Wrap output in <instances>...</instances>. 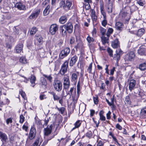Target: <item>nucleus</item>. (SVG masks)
Instances as JSON below:
<instances>
[{
  "instance_id": "nucleus-16",
  "label": "nucleus",
  "mask_w": 146,
  "mask_h": 146,
  "mask_svg": "<svg viewBox=\"0 0 146 146\" xmlns=\"http://www.w3.org/2000/svg\"><path fill=\"white\" fill-rule=\"evenodd\" d=\"M1 139L3 144H5L6 143L8 140L7 135L5 133L0 131V139Z\"/></svg>"
},
{
  "instance_id": "nucleus-7",
  "label": "nucleus",
  "mask_w": 146,
  "mask_h": 146,
  "mask_svg": "<svg viewBox=\"0 0 146 146\" xmlns=\"http://www.w3.org/2000/svg\"><path fill=\"white\" fill-rule=\"evenodd\" d=\"M58 25L56 24H52L51 25L49 29V32L52 35L55 34L58 30Z\"/></svg>"
},
{
  "instance_id": "nucleus-52",
  "label": "nucleus",
  "mask_w": 146,
  "mask_h": 146,
  "mask_svg": "<svg viewBox=\"0 0 146 146\" xmlns=\"http://www.w3.org/2000/svg\"><path fill=\"white\" fill-rule=\"evenodd\" d=\"M43 76H44L45 78H46L50 82L51 81V80L52 79V78L50 76V75L48 76L47 75H45L44 74H43Z\"/></svg>"
},
{
  "instance_id": "nucleus-1",
  "label": "nucleus",
  "mask_w": 146,
  "mask_h": 146,
  "mask_svg": "<svg viewBox=\"0 0 146 146\" xmlns=\"http://www.w3.org/2000/svg\"><path fill=\"white\" fill-rule=\"evenodd\" d=\"M100 8L101 13L103 17V19L102 21V24L103 26L105 27L107 24V20L106 13L104 11L103 4L102 3L100 4Z\"/></svg>"
},
{
  "instance_id": "nucleus-62",
  "label": "nucleus",
  "mask_w": 146,
  "mask_h": 146,
  "mask_svg": "<svg viewBox=\"0 0 146 146\" xmlns=\"http://www.w3.org/2000/svg\"><path fill=\"white\" fill-rule=\"evenodd\" d=\"M138 4L141 6H143L144 5V3H143L141 0H139L137 1V2Z\"/></svg>"
},
{
  "instance_id": "nucleus-55",
  "label": "nucleus",
  "mask_w": 146,
  "mask_h": 146,
  "mask_svg": "<svg viewBox=\"0 0 146 146\" xmlns=\"http://www.w3.org/2000/svg\"><path fill=\"white\" fill-rule=\"evenodd\" d=\"M92 64L90 63L89 66L88 68L87 69L88 72L89 73H91L92 70Z\"/></svg>"
},
{
  "instance_id": "nucleus-37",
  "label": "nucleus",
  "mask_w": 146,
  "mask_h": 146,
  "mask_svg": "<svg viewBox=\"0 0 146 146\" xmlns=\"http://www.w3.org/2000/svg\"><path fill=\"white\" fill-rule=\"evenodd\" d=\"M107 51L110 57H113V51L110 48H108L107 50Z\"/></svg>"
},
{
  "instance_id": "nucleus-33",
  "label": "nucleus",
  "mask_w": 146,
  "mask_h": 146,
  "mask_svg": "<svg viewBox=\"0 0 146 146\" xmlns=\"http://www.w3.org/2000/svg\"><path fill=\"white\" fill-rule=\"evenodd\" d=\"M20 94L21 96L24 99L25 101L24 102L25 106L26 105V103L27 102V100H25V98H26V95L25 93L23 92L22 91H20Z\"/></svg>"
},
{
  "instance_id": "nucleus-26",
  "label": "nucleus",
  "mask_w": 146,
  "mask_h": 146,
  "mask_svg": "<svg viewBox=\"0 0 146 146\" xmlns=\"http://www.w3.org/2000/svg\"><path fill=\"white\" fill-rule=\"evenodd\" d=\"M50 6L48 5L44 10L43 12V14L44 16H46L49 13L50 11Z\"/></svg>"
},
{
  "instance_id": "nucleus-58",
  "label": "nucleus",
  "mask_w": 146,
  "mask_h": 146,
  "mask_svg": "<svg viewBox=\"0 0 146 146\" xmlns=\"http://www.w3.org/2000/svg\"><path fill=\"white\" fill-rule=\"evenodd\" d=\"M47 98L45 95L44 94H41L40 95V98L41 100H43L44 99H46Z\"/></svg>"
},
{
  "instance_id": "nucleus-43",
  "label": "nucleus",
  "mask_w": 146,
  "mask_h": 146,
  "mask_svg": "<svg viewBox=\"0 0 146 146\" xmlns=\"http://www.w3.org/2000/svg\"><path fill=\"white\" fill-rule=\"evenodd\" d=\"M125 101L128 104H131V102L129 96H127L125 97Z\"/></svg>"
},
{
  "instance_id": "nucleus-57",
  "label": "nucleus",
  "mask_w": 146,
  "mask_h": 146,
  "mask_svg": "<svg viewBox=\"0 0 146 146\" xmlns=\"http://www.w3.org/2000/svg\"><path fill=\"white\" fill-rule=\"evenodd\" d=\"M50 0H45L42 3V6H44L47 5L50 2Z\"/></svg>"
},
{
  "instance_id": "nucleus-5",
  "label": "nucleus",
  "mask_w": 146,
  "mask_h": 146,
  "mask_svg": "<svg viewBox=\"0 0 146 146\" xmlns=\"http://www.w3.org/2000/svg\"><path fill=\"white\" fill-rule=\"evenodd\" d=\"M68 61H65L61 66L59 73L61 75H63L67 71L68 67Z\"/></svg>"
},
{
  "instance_id": "nucleus-22",
  "label": "nucleus",
  "mask_w": 146,
  "mask_h": 146,
  "mask_svg": "<svg viewBox=\"0 0 146 146\" xmlns=\"http://www.w3.org/2000/svg\"><path fill=\"white\" fill-rule=\"evenodd\" d=\"M111 46L114 48H117L119 46V43L118 39H116L112 42Z\"/></svg>"
},
{
  "instance_id": "nucleus-4",
  "label": "nucleus",
  "mask_w": 146,
  "mask_h": 146,
  "mask_svg": "<svg viewBox=\"0 0 146 146\" xmlns=\"http://www.w3.org/2000/svg\"><path fill=\"white\" fill-rule=\"evenodd\" d=\"M60 7L66 11H68L70 9V7L72 5V2L68 0H66L65 3L64 1H61L60 2Z\"/></svg>"
},
{
  "instance_id": "nucleus-28",
  "label": "nucleus",
  "mask_w": 146,
  "mask_h": 146,
  "mask_svg": "<svg viewBox=\"0 0 146 146\" xmlns=\"http://www.w3.org/2000/svg\"><path fill=\"white\" fill-rule=\"evenodd\" d=\"M138 68L141 71H144L146 70V61L140 64Z\"/></svg>"
},
{
  "instance_id": "nucleus-53",
  "label": "nucleus",
  "mask_w": 146,
  "mask_h": 146,
  "mask_svg": "<svg viewBox=\"0 0 146 146\" xmlns=\"http://www.w3.org/2000/svg\"><path fill=\"white\" fill-rule=\"evenodd\" d=\"M42 84L46 86V80L44 78H42L41 80Z\"/></svg>"
},
{
  "instance_id": "nucleus-30",
  "label": "nucleus",
  "mask_w": 146,
  "mask_h": 146,
  "mask_svg": "<svg viewBox=\"0 0 146 146\" xmlns=\"http://www.w3.org/2000/svg\"><path fill=\"white\" fill-rule=\"evenodd\" d=\"M67 19L66 16H62L59 19V22L61 24H64L66 23L67 21Z\"/></svg>"
},
{
  "instance_id": "nucleus-14",
  "label": "nucleus",
  "mask_w": 146,
  "mask_h": 146,
  "mask_svg": "<svg viewBox=\"0 0 146 146\" xmlns=\"http://www.w3.org/2000/svg\"><path fill=\"white\" fill-rule=\"evenodd\" d=\"M36 130L35 128L31 127L30 129L28 138L30 140L33 139L36 135Z\"/></svg>"
},
{
  "instance_id": "nucleus-25",
  "label": "nucleus",
  "mask_w": 146,
  "mask_h": 146,
  "mask_svg": "<svg viewBox=\"0 0 146 146\" xmlns=\"http://www.w3.org/2000/svg\"><path fill=\"white\" fill-rule=\"evenodd\" d=\"M78 75L75 73H72L71 77V80L72 82H76L78 79Z\"/></svg>"
},
{
  "instance_id": "nucleus-60",
  "label": "nucleus",
  "mask_w": 146,
  "mask_h": 146,
  "mask_svg": "<svg viewBox=\"0 0 146 146\" xmlns=\"http://www.w3.org/2000/svg\"><path fill=\"white\" fill-rule=\"evenodd\" d=\"M104 144L102 141L101 140L98 141L97 146H103Z\"/></svg>"
},
{
  "instance_id": "nucleus-29",
  "label": "nucleus",
  "mask_w": 146,
  "mask_h": 146,
  "mask_svg": "<svg viewBox=\"0 0 146 146\" xmlns=\"http://www.w3.org/2000/svg\"><path fill=\"white\" fill-rule=\"evenodd\" d=\"M145 30L143 28H141L137 31V35L140 37H141L145 33Z\"/></svg>"
},
{
  "instance_id": "nucleus-63",
  "label": "nucleus",
  "mask_w": 146,
  "mask_h": 146,
  "mask_svg": "<svg viewBox=\"0 0 146 146\" xmlns=\"http://www.w3.org/2000/svg\"><path fill=\"white\" fill-rule=\"evenodd\" d=\"M75 41V38L74 37H72L70 39V43L71 44H73Z\"/></svg>"
},
{
  "instance_id": "nucleus-3",
  "label": "nucleus",
  "mask_w": 146,
  "mask_h": 146,
  "mask_svg": "<svg viewBox=\"0 0 146 146\" xmlns=\"http://www.w3.org/2000/svg\"><path fill=\"white\" fill-rule=\"evenodd\" d=\"M53 85L55 90L58 92L61 91L62 89V82L59 80H56L54 81Z\"/></svg>"
},
{
  "instance_id": "nucleus-6",
  "label": "nucleus",
  "mask_w": 146,
  "mask_h": 146,
  "mask_svg": "<svg viewBox=\"0 0 146 146\" xmlns=\"http://www.w3.org/2000/svg\"><path fill=\"white\" fill-rule=\"evenodd\" d=\"M70 52V49L69 48L67 47L62 50L60 54L59 57L60 59H62L66 57Z\"/></svg>"
},
{
  "instance_id": "nucleus-13",
  "label": "nucleus",
  "mask_w": 146,
  "mask_h": 146,
  "mask_svg": "<svg viewBox=\"0 0 146 146\" xmlns=\"http://www.w3.org/2000/svg\"><path fill=\"white\" fill-rule=\"evenodd\" d=\"M15 7L20 10L25 11L28 8V7H26L21 2L16 3Z\"/></svg>"
},
{
  "instance_id": "nucleus-31",
  "label": "nucleus",
  "mask_w": 146,
  "mask_h": 146,
  "mask_svg": "<svg viewBox=\"0 0 146 146\" xmlns=\"http://www.w3.org/2000/svg\"><path fill=\"white\" fill-rule=\"evenodd\" d=\"M49 93L53 96V99L54 101L58 100L60 99V97L54 92H50Z\"/></svg>"
},
{
  "instance_id": "nucleus-12",
  "label": "nucleus",
  "mask_w": 146,
  "mask_h": 146,
  "mask_svg": "<svg viewBox=\"0 0 146 146\" xmlns=\"http://www.w3.org/2000/svg\"><path fill=\"white\" fill-rule=\"evenodd\" d=\"M23 42H21L19 43L16 46L15 50L16 53H19L23 52Z\"/></svg>"
},
{
  "instance_id": "nucleus-35",
  "label": "nucleus",
  "mask_w": 146,
  "mask_h": 146,
  "mask_svg": "<svg viewBox=\"0 0 146 146\" xmlns=\"http://www.w3.org/2000/svg\"><path fill=\"white\" fill-rule=\"evenodd\" d=\"M106 30L104 28L101 27L100 28V31L102 36H104L106 33Z\"/></svg>"
},
{
  "instance_id": "nucleus-49",
  "label": "nucleus",
  "mask_w": 146,
  "mask_h": 146,
  "mask_svg": "<svg viewBox=\"0 0 146 146\" xmlns=\"http://www.w3.org/2000/svg\"><path fill=\"white\" fill-rule=\"evenodd\" d=\"M19 61L23 64H25L27 63V61L25 58L23 57H21L19 59Z\"/></svg>"
},
{
  "instance_id": "nucleus-46",
  "label": "nucleus",
  "mask_w": 146,
  "mask_h": 146,
  "mask_svg": "<svg viewBox=\"0 0 146 146\" xmlns=\"http://www.w3.org/2000/svg\"><path fill=\"white\" fill-rule=\"evenodd\" d=\"M22 129L23 130H25L26 131H27L28 129V127L27 126V123L25 122V124L22 127Z\"/></svg>"
},
{
  "instance_id": "nucleus-45",
  "label": "nucleus",
  "mask_w": 146,
  "mask_h": 146,
  "mask_svg": "<svg viewBox=\"0 0 146 146\" xmlns=\"http://www.w3.org/2000/svg\"><path fill=\"white\" fill-rule=\"evenodd\" d=\"M40 138L39 137H37L36 139L33 144V146H37L39 143Z\"/></svg>"
},
{
  "instance_id": "nucleus-19",
  "label": "nucleus",
  "mask_w": 146,
  "mask_h": 146,
  "mask_svg": "<svg viewBox=\"0 0 146 146\" xmlns=\"http://www.w3.org/2000/svg\"><path fill=\"white\" fill-rule=\"evenodd\" d=\"M124 25L123 24L120 22H117L115 24V28L118 30L121 31L123 29Z\"/></svg>"
},
{
  "instance_id": "nucleus-51",
  "label": "nucleus",
  "mask_w": 146,
  "mask_h": 146,
  "mask_svg": "<svg viewBox=\"0 0 146 146\" xmlns=\"http://www.w3.org/2000/svg\"><path fill=\"white\" fill-rule=\"evenodd\" d=\"M75 94H74V95H73V97H72V100L73 102L74 103H76L77 102L78 96H75Z\"/></svg>"
},
{
  "instance_id": "nucleus-44",
  "label": "nucleus",
  "mask_w": 146,
  "mask_h": 146,
  "mask_svg": "<svg viewBox=\"0 0 146 146\" xmlns=\"http://www.w3.org/2000/svg\"><path fill=\"white\" fill-rule=\"evenodd\" d=\"M87 40L88 42L89 43L93 42L94 41V38H93L90 37L89 35L87 37Z\"/></svg>"
},
{
  "instance_id": "nucleus-17",
  "label": "nucleus",
  "mask_w": 146,
  "mask_h": 146,
  "mask_svg": "<svg viewBox=\"0 0 146 146\" xmlns=\"http://www.w3.org/2000/svg\"><path fill=\"white\" fill-rule=\"evenodd\" d=\"M52 128V125L51 124L49 126L44 129V135L45 136H48L51 133Z\"/></svg>"
},
{
  "instance_id": "nucleus-50",
  "label": "nucleus",
  "mask_w": 146,
  "mask_h": 146,
  "mask_svg": "<svg viewBox=\"0 0 146 146\" xmlns=\"http://www.w3.org/2000/svg\"><path fill=\"white\" fill-rule=\"evenodd\" d=\"M86 135L87 137L89 138H91L92 136V131H89L86 133Z\"/></svg>"
},
{
  "instance_id": "nucleus-8",
  "label": "nucleus",
  "mask_w": 146,
  "mask_h": 146,
  "mask_svg": "<svg viewBox=\"0 0 146 146\" xmlns=\"http://www.w3.org/2000/svg\"><path fill=\"white\" fill-rule=\"evenodd\" d=\"M40 12V9H35L30 15L29 19H36L38 16Z\"/></svg>"
},
{
  "instance_id": "nucleus-27",
  "label": "nucleus",
  "mask_w": 146,
  "mask_h": 146,
  "mask_svg": "<svg viewBox=\"0 0 146 146\" xmlns=\"http://www.w3.org/2000/svg\"><path fill=\"white\" fill-rule=\"evenodd\" d=\"M82 123V121L80 120H77L74 124V127L72 129V131L76 128H78L80 126Z\"/></svg>"
},
{
  "instance_id": "nucleus-18",
  "label": "nucleus",
  "mask_w": 146,
  "mask_h": 146,
  "mask_svg": "<svg viewBox=\"0 0 146 146\" xmlns=\"http://www.w3.org/2000/svg\"><path fill=\"white\" fill-rule=\"evenodd\" d=\"M135 80L132 79L130 80L129 84V90L131 91L134 88L135 85Z\"/></svg>"
},
{
  "instance_id": "nucleus-40",
  "label": "nucleus",
  "mask_w": 146,
  "mask_h": 146,
  "mask_svg": "<svg viewBox=\"0 0 146 146\" xmlns=\"http://www.w3.org/2000/svg\"><path fill=\"white\" fill-rule=\"evenodd\" d=\"M37 29L36 27H33L31 30L30 34L31 35H33L35 34L37 31Z\"/></svg>"
},
{
  "instance_id": "nucleus-20",
  "label": "nucleus",
  "mask_w": 146,
  "mask_h": 146,
  "mask_svg": "<svg viewBox=\"0 0 146 146\" xmlns=\"http://www.w3.org/2000/svg\"><path fill=\"white\" fill-rule=\"evenodd\" d=\"M78 60V57L76 55L72 57L70 59V66H73L76 63Z\"/></svg>"
},
{
  "instance_id": "nucleus-42",
  "label": "nucleus",
  "mask_w": 146,
  "mask_h": 146,
  "mask_svg": "<svg viewBox=\"0 0 146 146\" xmlns=\"http://www.w3.org/2000/svg\"><path fill=\"white\" fill-rule=\"evenodd\" d=\"M56 108L59 111V112L61 114H63L65 110V108L64 107H61L60 108H58L57 106L56 107Z\"/></svg>"
},
{
  "instance_id": "nucleus-10",
  "label": "nucleus",
  "mask_w": 146,
  "mask_h": 146,
  "mask_svg": "<svg viewBox=\"0 0 146 146\" xmlns=\"http://www.w3.org/2000/svg\"><path fill=\"white\" fill-rule=\"evenodd\" d=\"M115 52L116 54L114 55L113 58L118 62L120 59V56L123 54V51L121 49H119L117 50Z\"/></svg>"
},
{
  "instance_id": "nucleus-48",
  "label": "nucleus",
  "mask_w": 146,
  "mask_h": 146,
  "mask_svg": "<svg viewBox=\"0 0 146 146\" xmlns=\"http://www.w3.org/2000/svg\"><path fill=\"white\" fill-rule=\"evenodd\" d=\"M80 82L79 81L78 83V84H77V93L78 96V95H79L80 92Z\"/></svg>"
},
{
  "instance_id": "nucleus-23",
  "label": "nucleus",
  "mask_w": 146,
  "mask_h": 146,
  "mask_svg": "<svg viewBox=\"0 0 146 146\" xmlns=\"http://www.w3.org/2000/svg\"><path fill=\"white\" fill-rule=\"evenodd\" d=\"M74 94L76 95V89L74 88V87H71L69 90L68 91L67 95H69L70 96H72L73 97Z\"/></svg>"
},
{
  "instance_id": "nucleus-56",
  "label": "nucleus",
  "mask_w": 146,
  "mask_h": 146,
  "mask_svg": "<svg viewBox=\"0 0 146 146\" xmlns=\"http://www.w3.org/2000/svg\"><path fill=\"white\" fill-rule=\"evenodd\" d=\"M93 100L94 104H97L98 102V96H96V97H94Z\"/></svg>"
},
{
  "instance_id": "nucleus-59",
  "label": "nucleus",
  "mask_w": 146,
  "mask_h": 146,
  "mask_svg": "<svg viewBox=\"0 0 146 146\" xmlns=\"http://www.w3.org/2000/svg\"><path fill=\"white\" fill-rule=\"evenodd\" d=\"M111 112L110 111H109L108 113L106 114L107 118L108 119H110L111 118L110 115Z\"/></svg>"
},
{
  "instance_id": "nucleus-39",
  "label": "nucleus",
  "mask_w": 146,
  "mask_h": 146,
  "mask_svg": "<svg viewBox=\"0 0 146 146\" xmlns=\"http://www.w3.org/2000/svg\"><path fill=\"white\" fill-rule=\"evenodd\" d=\"M107 12L109 13H111L112 12V6L110 4L108 5L107 9Z\"/></svg>"
},
{
  "instance_id": "nucleus-34",
  "label": "nucleus",
  "mask_w": 146,
  "mask_h": 146,
  "mask_svg": "<svg viewBox=\"0 0 146 146\" xmlns=\"http://www.w3.org/2000/svg\"><path fill=\"white\" fill-rule=\"evenodd\" d=\"M103 111H100L99 113V114L100 116V119L102 121H104L106 120V117L104 116L103 114Z\"/></svg>"
},
{
  "instance_id": "nucleus-9",
  "label": "nucleus",
  "mask_w": 146,
  "mask_h": 146,
  "mask_svg": "<svg viewBox=\"0 0 146 146\" xmlns=\"http://www.w3.org/2000/svg\"><path fill=\"white\" fill-rule=\"evenodd\" d=\"M135 56V53L133 52H130L127 53L125 56V61H131Z\"/></svg>"
},
{
  "instance_id": "nucleus-47",
  "label": "nucleus",
  "mask_w": 146,
  "mask_h": 146,
  "mask_svg": "<svg viewBox=\"0 0 146 146\" xmlns=\"http://www.w3.org/2000/svg\"><path fill=\"white\" fill-rule=\"evenodd\" d=\"M60 29L61 31V32L63 35H64L66 34V31H67L65 29L64 30V27H63V25L61 26L60 27Z\"/></svg>"
},
{
  "instance_id": "nucleus-54",
  "label": "nucleus",
  "mask_w": 146,
  "mask_h": 146,
  "mask_svg": "<svg viewBox=\"0 0 146 146\" xmlns=\"http://www.w3.org/2000/svg\"><path fill=\"white\" fill-rule=\"evenodd\" d=\"M20 122L21 123H23L25 120V117L23 116V115H20Z\"/></svg>"
},
{
  "instance_id": "nucleus-41",
  "label": "nucleus",
  "mask_w": 146,
  "mask_h": 146,
  "mask_svg": "<svg viewBox=\"0 0 146 146\" xmlns=\"http://www.w3.org/2000/svg\"><path fill=\"white\" fill-rule=\"evenodd\" d=\"M120 15L123 18H125L126 20H127V19L125 18L126 17L128 16L129 15V14L128 13L125 12H122L121 13Z\"/></svg>"
},
{
  "instance_id": "nucleus-21",
  "label": "nucleus",
  "mask_w": 146,
  "mask_h": 146,
  "mask_svg": "<svg viewBox=\"0 0 146 146\" xmlns=\"http://www.w3.org/2000/svg\"><path fill=\"white\" fill-rule=\"evenodd\" d=\"M90 12L91 14V16L92 20L96 21L97 19V17L96 14L95 10L92 9H91Z\"/></svg>"
},
{
  "instance_id": "nucleus-38",
  "label": "nucleus",
  "mask_w": 146,
  "mask_h": 146,
  "mask_svg": "<svg viewBox=\"0 0 146 146\" xmlns=\"http://www.w3.org/2000/svg\"><path fill=\"white\" fill-rule=\"evenodd\" d=\"M140 115L143 116L146 115V108H143L141 110Z\"/></svg>"
},
{
  "instance_id": "nucleus-2",
  "label": "nucleus",
  "mask_w": 146,
  "mask_h": 146,
  "mask_svg": "<svg viewBox=\"0 0 146 146\" xmlns=\"http://www.w3.org/2000/svg\"><path fill=\"white\" fill-rule=\"evenodd\" d=\"M62 81L64 89L65 90H68L70 86L69 76L66 75H64Z\"/></svg>"
},
{
  "instance_id": "nucleus-24",
  "label": "nucleus",
  "mask_w": 146,
  "mask_h": 146,
  "mask_svg": "<svg viewBox=\"0 0 146 146\" xmlns=\"http://www.w3.org/2000/svg\"><path fill=\"white\" fill-rule=\"evenodd\" d=\"M30 82L31 84V86L34 87L35 85V82L36 80V77L34 75H32L29 78Z\"/></svg>"
},
{
  "instance_id": "nucleus-15",
  "label": "nucleus",
  "mask_w": 146,
  "mask_h": 146,
  "mask_svg": "<svg viewBox=\"0 0 146 146\" xmlns=\"http://www.w3.org/2000/svg\"><path fill=\"white\" fill-rule=\"evenodd\" d=\"M138 53L140 55H146V47L145 46H141L138 50Z\"/></svg>"
},
{
  "instance_id": "nucleus-61",
  "label": "nucleus",
  "mask_w": 146,
  "mask_h": 146,
  "mask_svg": "<svg viewBox=\"0 0 146 146\" xmlns=\"http://www.w3.org/2000/svg\"><path fill=\"white\" fill-rule=\"evenodd\" d=\"M111 105H109L110 106H111V108L113 110H115L116 109V107L114 105V104H111Z\"/></svg>"
},
{
  "instance_id": "nucleus-11",
  "label": "nucleus",
  "mask_w": 146,
  "mask_h": 146,
  "mask_svg": "<svg viewBox=\"0 0 146 146\" xmlns=\"http://www.w3.org/2000/svg\"><path fill=\"white\" fill-rule=\"evenodd\" d=\"M63 27H64V29L69 33H72L73 31V26L71 23L68 22L65 25H63Z\"/></svg>"
},
{
  "instance_id": "nucleus-64",
  "label": "nucleus",
  "mask_w": 146,
  "mask_h": 146,
  "mask_svg": "<svg viewBox=\"0 0 146 146\" xmlns=\"http://www.w3.org/2000/svg\"><path fill=\"white\" fill-rule=\"evenodd\" d=\"M84 7L86 10H88L90 8V6L89 4H88L85 5Z\"/></svg>"
},
{
  "instance_id": "nucleus-36",
  "label": "nucleus",
  "mask_w": 146,
  "mask_h": 146,
  "mask_svg": "<svg viewBox=\"0 0 146 146\" xmlns=\"http://www.w3.org/2000/svg\"><path fill=\"white\" fill-rule=\"evenodd\" d=\"M113 31V29L112 28H109L108 30L106 33V35L107 36L109 37L110 35L112 33Z\"/></svg>"
},
{
  "instance_id": "nucleus-32",
  "label": "nucleus",
  "mask_w": 146,
  "mask_h": 146,
  "mask_svg": "<svg viewBox=\"0 0 146 146\" xmlns=\"http://www.w3.org/2000/svg\"><path fill=\"white\" fill-rule=\"evenodd\" d=\"M109 37H106L102 36V40L103 44H104L108 42L109 38Z\"/></svg>"
}]
</instances>
